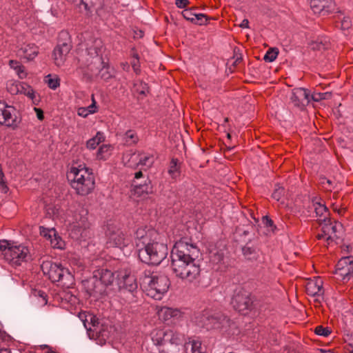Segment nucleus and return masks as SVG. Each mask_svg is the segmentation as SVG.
<instances>
[{"label":"nucleus","instance_id":"nucleus-1","mask_svg":"<svg viewBox=\"0 0 353 353\" xmlns=\"http://www.w3.org/2000/svg\"><path fill=\"white\" fill-rule=\"evenodd\" d=\"M68 180L77 194L87 196L92 193L95 188V178L92 170L79 165L72 166L67 174Z\"/></svg>","mask_w":353,"mask_h":353},{"label":"nucleus","instance_id":"nucleus-20","mask_svg":"<svg viewBox=\"0 0 353 353\" xmlns=\"http://www.w3.org/2000/svg\"><path fill=\"white\" fill-rule=\"evenodd\" d=\"M310 5L312 10L315 14H329L334 10V2L333 0H310Z\"/></svg>","mask_w":353,"mask_h":353},{"label":"nucleus","instance_id":"nucleus-5","mask_svg":"<svg viewBox=\"0 0 353 353\" xmlns=\"http://www.w3.org/2000/svg\"><path fill=\"white\" fill-rule=\"evenodd\" d=\"M41 268L43 274L48 275L53 283L59 282L65 288H69L74 283L73 275L61 263L45 261L41 265Z\"/></svg>","mask_w":353,"mask_h":353},{"label":"nucleus","instance_id":"nucleus-54","mask_svg":"<svg viewBox=\"0 0 353 353\" xmlns=\"http://www.w3.org/2000/svg\"><path fill=\"white\" fill-rule=\"evenodd\" d=\"M262 221L266 227H271V228L274 227V228H276V226L274 225L273 221L269 216H263Z\"/></svg>","mask_w":353,"mask_h":353},{"label":"nucleus","instance_id":"nucleus-34","mask_svg":"<svg viewBox=\"0 0 353 353\" xmlns=\"http://www.w3.org/2000/svg\"><path fill=\"white\" fill-rule=\"evenodd\" d=\"M101 49L102 45L100 41H95L92 45L89 46L87 48L88 54L90 55L92 58H98L99 60V57L101 56Z\"/></svg>","mask_w":353,"mask_h":353},{"label":"nucleus","instance_id":"nucleus-40","mask_svg":"<svg viewBox=\"0 0 353 353\" xmlns=\"http://www.w3.org/2000/svg\"><path fill=\"white\" fill-rule=\"evenodd\" d=\"M210 19L206 14L202 13H196V16L194 19L193 23L199 26H203L208 24Z\"/></svg>","mask_w":353,"mask_h":353},{"label":"nucleus","instance_id":"nucleus-25","mask_svg":"<svg viewBox=\"0 0 353 353\" xmlns=\"http://www.w3.org/2000/svg\"><path fill=\"white\" fill-rule=\"evenodd\" d=\"M134 194L137 196H145L152 193V185L151 181L148 178L143 184H135L134 185Z\"/></svg>","mask_w":353,"mask_h":353},{"label":"nucleus","instance_id":"nucleus-27","mask_svg":"<svg viewBox=\"0 0 353 353\" xmlns=\"http://www.w3.org/2000/svg\"><path fill=\"white\" fill-rule=\"evenodd\" d=\"M23 56L28 61L33 60L39 54V47L34 43H28L21 48Z\"/></svg>","mask_w":353,"mask_h":353},{"label":"nucleus","instance_id":"nucleus-28","mask_svg":"<svg viewBox=\"0 0 353 353\" xmlns=\"http://www.w3.org/2000/svg\"><path fill=\"white\" fill-rule=\"evenodd\" d=\"M158 314L163 321H167L172 317L180 316L181 312L178 309L163 307L158 311Z\"/></svg>","mask_w":353,"mask_h":353},{"label":"nucleus","instance_id":"nucleus-56","mask_svg":"<svg viewBox=\"0 0 353 353\" xmlns=\"http://www.w3.org/2000/svg\"><path fill=\"white\" fill-rule=\"evenodd\" d=\"M77 114L80 117L85 118L90 114V113L86 108L81 107L78 109Z\"/></svg>","mask_w":353,"mask_h":353},{"label":"nucleus","instance_id":"nucleus-37","mask_svg":"<svg viewBox=\"0 0 353 353\" xmlns=\"http://www.w3.org/2000/svg\"><path fill=\"white\" fill-rule=\"evenodd\" d=\"M10 66L13 68L19 78L23 79L26 78L27 76V73L25 70V67L21 65L19 61L16 60H10L9 61Z\"/></svg>","mask_w":353,"mask_h":353},{"label":"nucleus","instance_id":"nucleus-4","mask_svg":"<svg viewBox=\"0 0 353 353\" xmlns=\"http://www.w3.org/2000/svg\"><path fill=\"white\" fill-rule=\"evenodd\" d=\"M117 283L121 294H129V302L136 301L138 284L135 275V267L125 265L117 271Z\"/></svg>","mask_w":353,"mask_h":353},{"label":"nucleus","instance_id":"nucleus-2","mask_svg":"<svg viewBox=\"0 0 353 353\" xmlns=\"http://www.w3.org/2000/svg\"><path fill=\"white\" fill-rule=\"evenodd\" d=\"M141 285L148 296L156 300H161L163 295L168 290L170 281L163 274H158L145 270L140 278Z\"/></svg>","mask_w":353,"mask_h":353},{"label":"nucleus","instance_id":"nucleus-52","mask_svg":"<svg viewBox=\"0 0 353 353\" xmlns=\"http://www.w3.org/2000/svg\"><path fill=\"white\" fill-rule=\"evenodd\" d=\"M22 89L23 90V94L28 97L31 99H34L35 97V93L33 90V88L29 85H27V88H25L24 87L21 86Z\"/></svg>","mask_w":353,"mask_h":353},{"label":"nucleus","instance_id":"nucleus-35","mask_svg":"<svg viewBox=\"0 0 353 353\" xmlns=\"http://www.w3.org/2000/svg\"><path fill=\"white\" fill-rule=\"evenodd\" d=\"M112 148V146L110 144H103L100 146L97 154V159H107L111 155Z\"/></svg>","mask_w":353,"mask_h":353},{"label":"nucleus","instance_id":"nucleus-39","mask_svg":"<svg viewBox=\"0 0 353 353\" xmlns=\"http://www.w3.org/2000/svg\"><path fill=\"white\" fill-rule=\"evenodd\" d=\"M50 241V245L53 248L63 249L65 245L64 241L59 235H57L56 231L55 234L53 235Z\"/></svg>","mask_w":353,"mask_h":353},{"label":"nucleus","instance_id":"nucleus-57","mask_svg":"<svg viewBox=\"0 0 353 353\" xmlns=\"http://www.w3.org/2000/svg\"><path fill=\"white\" fill-rule=\"evenodd\" d=\"M189 0H175L176 6L179 8H184L189 5Z\"/></svg>","mask_w":353,"mask_h":353},{"label":"nucleus","instance_id":"nucleus-23","mask_svg":"<svg viewBox=\"0 0 353 353\" xmlns=\"http://www.w3.org/2000/svg\"><path fill=\"white\" fill-rule=\"evenodd\" d=\"M93 274L104 285L105 289L108 286L111 285L115 279L114 273L105 268L96 270Z\"/></svg>","mask_w":353,"mask_h":353},{"label":"nucleus","instance_id":"nucleus-44","mask_svg":"<svg viewBox=\"0 0 353 353\" xmlns=\"http://www.w3.org/2000/svg\"><path fill=\"white\" fill-rule=\"evenodd\" d=\"M285 189L283 187L279 184L275 185L274 192L272 194V197L276 201H279L284 195Z\"/></svg>","mask_w":353,"mask_h":353},{"label":"nucleus","instance_id":"nucleus-42","mask_svg":"<svg viewBox=\"0 0 353 353\" xmlns=\"http://www.w3.org/2000/svg\"><path fill=\"white\" fill-rule=\"evenodd\" d=\"M46 82L48 87L52 90L57 89L60 85V79L58 77H52L51 74L46 77Z\"/></svg>","mask_w":353,"mask_h":353},{"label":"nucleus","instance_id":"nucleus-10","mask_svg":"<svg viewBox=\"0 0 353 353\" xmlns=\"http://www.w3.org/2000/svg\"><path fill=\"white\" fill-rule=\"evenodd\" d=\"M72 49L71 39L67 31L60 32L57 45L53 50V58L55 65H63L66 57Z\"/></svg>","mask_w":353,"mask_h":353},{"label":"nucleus","instance_id":"nucleus-8","mask_svg":"<svg viewBox=\"0 0 353 353\" xmlns=\"http://www.w3.org/2000/svg\"><path fill=\"white\" fill-rule=\"evenodd\" d=\"M0 251L6 261L14 265H19L23 261L30 258V252L27 247L13 245L7 240L0 241Z\"/></svg>","mask_w":353,"mask_h":353},{"label":"nucleus","instance_id":"nucleus-59","mask_svg":"<svg viewBox=\"0 0 353 353\" xmlns=\"http://www.w3.org/2000/svg\"><path fill=\"white\" fill-rule=\"evenodd\" d=\"M8 90L12 94H17L19 91L17 85L14 84H12Z\"/></svg>","mask_w":353,"mask_h":353},{"label":"nucleus","instance_id":"nucleus-63","mask_svg":"<svg viewBox=\"0 0 353 353\" xmlns=\"http://www.w3.org/2000/svg\"><path fill=\"white\" fill-rule=\"evenodd\" d=\"M142 176H143V172L141 171L137 172L134 174V178L137 179H140Z\"/></svg>","mask_w":353,"mask_h":353},{"label":"nucleus","instance_id":"nucleus-15","mask_svg":"<svg viewBox=\"0 0 353 353\" xmlns=\"http://www.w3.org/2000/svg\"><path fill=\"white\" fill-rule=\"evenodd\" d=\"M202 322L206 329H219L230 325L231 321L221 313H213L203 315Z\"/></svg>","mask_w":353,"mask_h":353},{"label":"nucleus","instance_id":"nucleus-50","mask_svg":"<svg viewBox=\"0 0 353 353\" xmlns=\"http://www.w3.org/2000/svg\"><path fill=\"white\" fill-rule=\"evenodd\" d=\"M223 258L224 255L222 252H216L211 256V261L212 263H219L223 260Z\"/></svg>","mask_w":353,"mask_h":353},{"label":"nucleus","instance_id":"nucleus-17","mask_svg":"<svg viewBox=\"0 0 353 353\" xmlns=\"http://www.w3.org/2000/svg\"><path fill=\"white\" fill-rule=\"evenodd\" d=\"M75 223L74 230L77 234L81 237L86 236V231L90 228V223L88 221V211L84 208H81L78 213L75 214Z\"/></svg>","mask_w":353,"mask_h":353},{"label":"nucleus","instance_id":"nucleus-32","mask_svg":"<svg viewBox=\"0 0 353 353\" xmlns=\"http://www.w3.org/2000/svg\"><path fill=\"white\" fill-rule=\"evenodd\" d=\"M132 157H136V159L138 160L135 168L138 167L139 165H152L153 163V161H151L152 156L150 154H145L143 152H139L137 154H134Z\"/></svg>","mask_w":353,"mask_h":353},{"label":"nucleus","instance_id":"nucleus-12","mask_svg":"<svg viewBox=\"0 0 353 353\" xmlns=\"http://www.w3.org/2000/svg\"><path fill=\"white\" fill-rule=\"evenodd\" d=\"M231 304L235 310L243 314H246L252 309L253 301L251 298L250 293L241 288L234 291Z\"/></svg>","mask_w":353,"mask_h":353},{"label":"nucleus","instance_id":"nucleus-14","mask_svg":"<svg viewBox=\"0 0 353 353\" xmlns=\"http://www.w3.org/2000/svg\"><path fill=\"white\" fill-rule=\"evenodd\" d=\"M17 111L12 105H8L4 102L0 101V124L15 129L20 123V119L17 117Z\"/></svg>","mask_w":353,"mask_h":353},{"label":"nucleus","instance_id":"nucleus-53","mask_svg":"<svg viewBox=\"0 0 353 353\" xmlns=\"http://www.w3.org/2000/svg\"><path fill=\"white\" fill-rule=\"evenodd\" d=\"M96 101L94 99V94L92 95V103L89 106L86 107L87 110H88L90 114H94L97 112H98V108L96 105Z\"/></svg>","mask_w":353,"mask_h":353},{"label":"nucleus","instance_id":"nucleus-38","mask_svg":"<svg viewBox=\"0 0 353 353\" xmlns=\"http://www.w3.org/2000/svg\"><path fill=\"white\" fill-rule=\"evenodd\" d=\"M168 174L172 179H176L180 174V166L178 165V159H172L170 163L169 169L168 170Z\"/></svg>","mask_w":353,"mask_h":353},{"label":"nucleus","instance_id":"nucleus-22","mask_svg":"<svg viewBox=\"0 0 353 353\" xmlns=\"http://www.w3.org/2000/svg\"><path fill=\"white\" fill-rule=\"evenodd\" d=\"M151 232L147 231L144 228H138L134 235V243L138 249H145L147 246L150 245L151 243Z\"/></svg>","mask_w":353,"mask_h":353},{"label":"nucleus","instance_id":"nucleus-36","mask_svg":"<svg viewBox=\"0 0 353 353\" xmlns=\"http://www.w3.org/2000/svg\"><path fill=\"white\" fill-rule=\"evenodd\" d=\"M104 141L103 133L101 132H97L96 135L90 139L87 143L86 146L88 149L94 150L97 148V146L101 142Z\"/></svg>","mask_w":353,"mask_h":353},{"label":"nucleus","instance_id":"nucleus-9","mask_svg":"<svg viewBox=\"0 0 353 353\" xmlns=\"http://www.w3.org/2000/svg\"><path fill=\"white\" fill-rule=\"evenodd\" d=\"M199 254L200 250L196 245L190 243L186 238H181L173 247L171 259L199 261Z\"/></svg>","mask_w":353,"mask_h":353},{"label":"nucleus","instance_id":"nucleus-51","mask_svg":"<svg viewBox=\"0 0 353 353\" xmlns=\"http://www.w3.org/2000/svg\"><path fill=\"white\" fill-rule=\"evenodd\" d=\"M80 5H83L86 11H90L95 6L94 0H80Z\"/></svg>","mask_w":353,"mask_h":353},{"label":"nucleus","instance_id":"nucleus-48","mask_svg":"<svg viewBox=\"0 0 353 353\" xmlns=\"http://www.w3.org/2000/svg\"><path fill=\"white\" fill-rule=\"evenodd\" d=\"M328 44L326 41H314L310 43V48L313 50H323L327 48Z\"/></svg>","mask_w":353,"mask_h":353},{"label":"nucleus","instance_id":"nucleus-6","mask_svg":"<svg viewBox=\"0 0 353 353\" xmlns=\"http://www.w3.org/2000/svg\"><path fill=\"white\" fill-rule=\"evenodd\" d=\"M168 253L166 244L153 242L145 249H139L138 256L143 263L158 265L166 258Z\"/></svg>","mask_w":353,"mask_h":353},{"label":"nucleus","instance_id":"nucleus-11","mask_svg":"<svg viewBox=\"0 0 353 353\" xmlns=\"http://www.w3.org/2000/svg\"><path fill=\"white\" fill-rule=\"evenodd\" d=\"M106 245L108 248H123L130 243V239L123 232L112 224H108L105 230Z\"/></svg>","mask_w":353,"mask_h":353},{"label":"nucleus","instance_id":"nucleus-58","mask_svg":"<svg viewBox=\"0 0 353 353\" xmlns=\"http://www.w3.org/2000/svg\"><path fill=\"white\" fill-rule=\"evenodd\" d=\"M34 110L37 114V117L38 119L40 121L43 120L44 115H43V110L41 108H34Z\"/></svg>","mask_w":353,"mask_h":353},{"label":"nucleus","instance_id":"nucleus-55","mask_svg":"<svg viewBox=\"0 0 353 353\" xmlns=\"http://www.w3.org/2000/svg\"><path fill=\"white\" fill-rule=\"evenodd\" d=\"M131 65L134 72L136 74H139L141 71L139 60H132L131 61Z\"/></svg>","mask_w":353,"mask_h":353},{"label":"nucleus","instance_id":"nucleus-21","mask_svg":"<svg viewBox=\"0 0 353 353\" xmlns=\"http://www.w3.org/2000/svg\"><path fill=\"white\" fill-rule=\"evenodd\" d=\"M151 334L153 345L157 347V351L152 353H166L168 350L165 347L167 345V330H154Z\"/></svg>","mask_w":353,"mask_h":353},{"label":"nucleus","instance_id":"nucleus-16","mask_svg":"<svg viewBox=\"0 0 353 353\" xmlns=\"http://www.w3.org/2000/svg\"><path fill=\"white\" fill-rule=\"evenodd\" d=\"M335 274L343 281H349L353 277V257L341 259L336 264Z\"/></svg>","mask_w":353,"mask_h":353},{"label":"nucleus","instance_id":"nucleus-41","mask_svg":"<svg viewBox=\"0 0 353 353\" xmlns=\"http://www.w3.org/2000/svg\"><path fill=\"white\" fill-rule=\"evenodd\" d=\"M278 54L279 50L276 48H270L265 53L263 59L266 62H272L276 59Z\"/></svg>","mask_w":353,"mask_h":353},{"label":"nucleus","instance_id":"nucleus-61","mask_svg":"<svg viewBox=\"0 0 353 353\" xmlns=\"http://www.w3.org/2000/svg\"><path fill=\"white\" fill-rule=\"evenodd\" d=\"M132 57L133 58V60H139V56L138 53L137 52L136 50L134 48H132L131 50Z\"/></svg>","mask_w":353,"mask_h":353},{"label":"nucleus","instance_id":"nucleus-64","mask_svg":"<svg viewBox=\"0 0 353 353\" xmlns=\"http://www.w3.org/2000/svg\"><path fill=\"white\" fill-rule=\"evenodd\" d=\"M0 353H11L10 350L8 348H1Z\"/></svg>","mask_w":353,"mask_h":353},{"label":"nucleus","instance_id":"nucleus-47","mask_svg":"<svg viewBox=\"0 0 353 353\" xmlns=\"http://www.w3.org/2000/svg\"><path fill=\"white\" fill-rule=\"evenodd\" d=\"M39 231L41 236L46 238L48 240H50L51 238L53 236V235L55 234V230L54 228L52 229H48L44 228L43 226L39 227Z\"/></svg>","mask_w":353,"mask_h":353},{"label":"nucleus","instance_id":"nucleus-60","mask_svg":"<svg viewBox=\"0 0 353 353\" xmlns=\"http://www.w3.org/2000/svg\"><path fill=\"white\" fill-rule=\"evenodd\" d=\"M242 28H249V21L247 19H244L241 23L239 26Z\"/></svg>","mask_w":353,"mask_h":353},{"label":"nucleus","instance_id":"nucleus-18","mask_svg":"<svg viewBox=\"0 0 353 353\" xmlns=\"http://www.w3.org/2000/svg\"><path fill=\"white\" fill-rule=\"evenodd\" d=\"M83 288L86 293L90 296H93L97 299L105 294L106 289L100 281L93 276L90 279L83 281Z\"/></svg>","mask_w":353,"mask_h":353},{"label":"nucleus","instance_id":"nucleus-19","mask_svg":"<svg viewBox=\"0 0 353 353\" xmlns=\"http://www.w3.org/2000/svg\"><path fill=\"white\" fill-rule=\"evenodd\" d=\"M290 100L294 106L303 108L310 101V94L307 89L296 88L292 90Z\"/></svg>","mask_w":353,"mask_h":353},{"label":"nucleus","instance_id":"nucleus-30","mask_svg":"<svg viewBox=\"0 0 353 353\" xmlns=\"http://www.w3.org/2000/svg\"><path fill=\"white\" fill-rule=\"evenodd\" d=\"M242 253L245 259L248 261H256L259 258L257 250L248 245H245L242 248Z\"/></svg>","mask_w":353,"mask_h":353},{"label":"nucleus","instance_id":"nucleus-49","mask_svg":"<svg viewBox=\"0 0 353 353\" xmlns=\"http://www.w3.org/2000/svg\"><path fill=\"white\" fill-rule=\"evenodd\" d=\"M329 93L328 92H314L311 96H310V101L312 100L314 101H316V102H319L321 100H324V99H327V97L329 96Z\"/></svg>","mask_w":353,"mask_h":353},{"label":"nucleus","instance_id":"nucleus-3","mask_svg":"<svg viewBox=\"0 0 353 353\" xmlns=\"http://www.w3.org/2000/svg\"><path fill=\"white\" fill-rule=\"evenodd\" d=\"M171 268L177 278L190 283L197 280L201 271L199 261L195 260L172 259Z\"/></svg>","mask_w":353,"mask_h":353},{"label":"nucleus","instance_id":"nucleus-62","mask_svg":"<svg viewBox=\"0 0 353 353\" xmlns=\"http://www.w3.org/2000/svg\"><path fill=\"white\" fill-rule=\"evenodd\" d=\"M321 183H322L323 184H325V183H327L328 185H330L332 184V181H331V180L327 179H326L325 177H324V178H322V179H321Z\"/></svg>","mask_w":353,"mask_h":353},{"label":"nucleus","instance_id":"nucleus-33","mask_svg":"<svg viewBox=\"0 0 353 353\" xmlns=\"http://www.w3.org/2000/svg\"><path fill=\"white\" fill-rule=\"evenodd\" d=\"M185 353H203L201 351V343L199 341H190L185 343Z\"/></svg>","mask_w":353,"mask_h":353},{"label":"nucleus","instance_id":"nucleus-43","mask_svg":"<svg viewBox=\"0 0 353 353\" xmlns=\"http://www.w3.org/2000/svg\"><path fill=\"white\" fill-rule=\"evenodd\" d=\"M125 142L129 144H136L139 141L136 132L132 130H129L125 133Z\"/></svg>","mask_w":353,"mask_h":353},{"label":"nucleus","instance_id":"nucleus-29","mask_svg":"<svg viewBox=\"0 0 353 353\" xmlns=\"http://www.w3.org/2000/svg\"><path fill=\"white\" fill-rule=\"evenodd\" d=\"M167 345H180L183 341V335L181 334L173 331L172 330H167V335H166Z\"/></svg>","mask_w":353,"mask_h":353},{"label":"nucleus","instance_id":"nucleus-31","mask_svg":"<svg viewBox=\"0 0 353 353\" xmlns=\"http://www.w3.org/2000/svg\"><path fill=\"white\" fill-rule=\"evenodd\" d=\"M99 61L101 64V68L99 72V76L101 79L108 81L112 77V74L110 71L109 65L104 61L103 57H99Z\"/></svg>","mask_w":353,"mask_h":353},{"label":"nucleus","instance_id":"nucleus-46","mask_svg":"<svg viewBox=\"0 0 353 353\" xmlns=\"http://www.w3.org/2000/svg\"><path fill=\"white\" fill-rule=\"evenodd\" d=\"M314 333L319 336L326 337L331 334V330L328 327L318 325L314 328Z\"/></svg>","mask_w":353,"mask_h":353},{"label":"nucleus","instance_id":"nucleus-26","mask_svg":"<svg viewBox=\"0 0 353 353\" xmlns=\"http://www.w3.org/2000/svg\"><path fill=\"white\" fill-rule=\"evenodd\" d=\"M313 205L314 207V212L316 213L317 219V221L319 219H329L330 212L327 208L325 205V204L321 203L317 201V198H314L312 200Z\"/></svg>","mask_w":353,"mask_h":353},{"label":"nucleus","instance_id":"nucleus-7","mask_svg":"<svg viewBox=\"0 0 353 353\" xmlns=\"http://www.w3.org/2000/svg\"><path fill=\"white\" fill-rule=\"evenodd\" d=\"M83 325L90 339L94 340L97 344L103 345L110 336L109 327L101 323L99 319L92 314L85 316Z\"/></svg>","mask_w":353,"mask_h":353},{"label":"nucleus","instance_id":"nucleus-45","mask_svg":"<svg viewBox=\"0 0 353 353\" xmlns=\"http://www.w3.org/2000/svg\"><path fill=\"white\" fill-rule=\"evenodd\" d=\"M196 8H189V9H185L182 12L183 17L188 21H190V22L193 23L194 19L196 16Z\"/></svg>","mask_w":353,"mask_h":353},{"label":"nucleus","instance_id":"nucleus-13","mask_svg":"<svg viewBox=\"0 0 353 353\" xmlns=\"http://www.w3.org/2000/svg\"><path fill=\"white\" fill-rule=\"evenodd\" d=\"M318 223L321 225L322 233L317 234L316 238L320 240L326 238V241L329 243L330 241L334 239H339L338 233L343 229L341 223L329 219H319Z\"/></svg>","mask_w":353,"mask_h":353},{"label":"nucleus","instance_id":"nucleus-24","mask_svg":"<svg viewBox=\"0 0 353 353\" xmlns=\"http://www.w3.org/2000/svg\"><path fill=\"white\" fill-rule=\"evenodd\" d=\"M305 290L307 294L312 296L323 294V281L321 279L308 281L305 285Z\"/></svg>","mask_w":353,"mask_h":353}]
</instances>
